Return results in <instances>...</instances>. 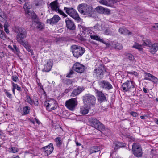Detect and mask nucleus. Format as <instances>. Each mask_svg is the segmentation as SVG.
<instances>
[{
	"label": "nucleus",
	"instance_id": "28",
	"mask_svg": "<svg viewBox=\"0 0 158 158\" xmlns=\"http://www.w3.org/2000/svg\"><path fill=\"white\" fill-rule=\"evenodd\" d=\"M30 107L27 106H25L23 108V113L22 114L23 115H27L30 112Z\"/></svg>",
	"mask_w": 158,
	"mask_h": 158
},
{
	"label": "nucleus",
	"instance_id": "9",
	"mask_svg": "<svg viewBox=\"0 0 158 158\" xmlns=\"http://www.w3.org/2000/svg\"><path fill=\"white\" fill-rule=\"evenodd\" d=\"M77 105L76 98L70 99L66 101L65 106L69 110L73 111Z\"/></svg>",
	"mask_w": 158,
	"mask_h": 158
},
{
	"label": "nucleus",
	"instance_id": "56",
	"mask_svg": "<svg viewBox=\"0 0 158 158\" xmlns=\"http://www.w3.org/2000/svg\"><path fill=\"white\" fill-rule=\"evenodd\" d=\"M130 113L134 117H136L138 115V113L132 111Z\"/></svg>",
	"mask_w": 158,
	"mask_h": 158
},
{
	"label": "nucleus",
	"instance_id": "40",
	"mask_svg": "<svg viewBox=\"0 0 158 158\" xmlns=\"http://www.w3.org/2000/svg\"><path fill=\"white\" fill-rule=\"evenodd\" d=\"M119 31L121 34L126 35V32H127V30L124 28H121L119 29Z\"/></svg>",
	"mask_w": 158,
	"mask_h": 158
},
{
	"label": "nucleus",
	"instance_id": "59",
	"mask_svg": "<svg viewBox=\"0 0 158 158\" xmlns=\"http://www.w3.org/2000/svg\"><path fill=\"white\" fill-rule=\"evenodd\" d=\"M8 47L11 50L14 51V48H12V47L11 46L9 45H8Z\"/></svg>",
	"mask_w": 158,
	"mask_h": 158
},
{
	"label": "nucleus",
	"instance_id": "35",
	"mask_svg": "<svg viewBox=\"0 0 158 158\" xmlns=\"http://www.w3.org/2000/svg\"><path fill=\"white\" fill-rule=\"evenodd\" d=\"M29 16H31L32 19H33V21L34 20H36L37 19V16L36 14L33 11H31L27 14Z\"/></svg>",
	"mask_w": 158,
	"mask_h": 158
},
{
	"label": "nucleus",
	"instance_id": "57",
	"mask_svg": "<svg viewBox=\"0 0 158 158\" xmlns=\"http://www.w3.org/2000/svg\"><path fill=\"white\" fill-rule=\"evenodd\" d=\"M67 85H70L72 83V81L70 79H67L65 81Z\"/></svg>",
	"mask_w": 158,
	"mask_h": 158
},
{
	"label": "nucleus",
	"instance_id": "31",
	"mask_svg": "<svg viewBox=\"0 0 158 158\" xmlns=\"http://www.w3.org/2000/svg\"><path fill=\"white\" fill-rule=\"evenodd\" d=\"M142 41L143 42V45L144 46H147L150 47H151V46L152 45V43L150 40L147 39L145 40H143Z\"/></svg>",
	"mask_w": 158,
	"mask_h": 158
},
{
	"label": "nucleus",
	"instance_id": "34",
	"mask_svg": "<svg viewBox=\"0 0 158 158\" xmlns=\"http://www.w3.org/2000/svg\"><path fill=\"white\" fill-rule=\"evenodd\" d=\"M55 141L56 143V145L58 147H60L62 144V141L61 140V138L57 137L55 139Z\"/></svg>",
	"mask_w": 158,
	"mask_h": 158
},
{
	"label": "nucleus",
	"instance_id": "12",
	"mask_svg": "<svg viewBox=\"0 0 158 158\" xmlns=\"http://www.w3.org/2000/svg\"><path fill=\"white\" fill-rule=\"evenodd\" d=\"M95 91L98 101L103 102L107 101V97L106 96L108 95L107 94H105L102 91H99L96 89L95 90Z\"/></svg>",
	"mask_w": 158,
	"mask_h": 158
},
{
	"label": "nucleus",
	"instance_id": "42",
	"mask_svg": "<svg viewBox=\"0 0 158 158\" xmlns=\"http://www.w3.org/2000/svg\"><path fill=\"white\" fill-rule=\"evenodd\" d=\"M91 150H92V153H96L100 151V148L99 147L94 146L92 148Z\"/></svg>",
	"mask_w": 158,
	"mask_h": 158
},
{
	"label": "nucleus",
	"instance_id": "47",
	"mask_svg": "<svg viewBox=\"0 0 158 158\" xmlns=\"http://www.w3.org/2000/svg\"><path fill=\"white\" fill-rule=\"evenodd\" d=\"M110 9L107 8H104V10L103 14H105L106 15H109L110 14Z\"/></svg>",
	"mask_w": 158,
	"mask_h": 158
},
{
	"label": "nucleus",
	"instance_id": "19",
	"mask_svg": "<svg viewBox=\"0 0 158 158\" xmlns=\"http://www.w3.org/2000/svg\"><path fill=\"white\" fill-rule=\"evenodd\" d=\"M60 18L58 15H55L52 18L48 19L47 22L48 23L51 24H54L55 23H57L60 20Z\"/></svg>",
	"mask_w": 158,
	"mask_h": 158
},
{
	"label": "nucleus",
	"instance_id": "14",
	"mask_svg": "<svg viewBox=\"0 0 158 158\" xmlns=\"http://www.w3.org/2000/svg\"><path fill=\"white\" fill-rule=\"evenodd\" d=\"M73 69L76 72L81 73L84 72L85 70V66L78 62H76L73 67Z\"/></svg>",
	"mask_w": 158,
	"mask_h": 158
},
{
	"label": "nucleus",
	"instance_id": "39",
	"mask_svg": "<svg viewBox=\"0 0 158 158\" xmlns=\"http://www.w3.org/2000/svg\"><path fill=\"white\" fill-rule=\"evenodd\" d=\"M43 3V0H35V3L36 6H41Z\"/></svg>",
	"mask_w": 158,
	"mask_h": 158
},
{
	"label": "nucleus",
	"instance_id": "53",
	"mask_svg": "<svg viewBox=\"0 0 158 158\" xmlns=\"http://www.w3.org/2000/svg\"><path fill=\"white\" fill-rule=\"evenodd\" d=\"M33 102V104L35 106H38L39 104L38 102V99L36 98H35V99L32 100Z\"/></svg>",
	"mask_w": 158,
	"mask_h": 158
},
{
	"label": "nucleus",
	"instance_id": "32",
	"mask_svg": "<svg viewBox=\"0 0 158 158\" xmlns=\"http://www.w3.org/2000/svg\"><path fill=\"white\" fill-rule=\"evenodd\" d=\"M126 58L131 61H133L135 60L134 56L131 54L127 53L126 54Z\"/></svg>",
	"mask_w": 158,
	"mask_h": 158
},
{
	"label": "nucleus",
	"instance_id": "48",
	"mask_svg": "<svg viewBox=\"0 0 158 158\" xmlns=\"http://www.w3.org/2000/svg\"><path fill=\"white\" fill-rule=\"evenodd\" d=\"M4 30L7 33H9V31L8 28V26L6 23H5L4 24Z\"/></svg>",
	"mask_w": 158,
	"mask_h": 158
},
{
	"label": "nucleus",
	"instance_id": "37",
	"mask_svg": "<svg viewBox=\"0 0 158 158\" xmlns=\"http://www.w3.org/2000/svg\"><path fill=\"white\" fill-rule=\"evenodd\" d=\"M21 45L23 46L28 52H31L32 51V50L31 49V47L28 45L27 43L25 42L21 44Z\"/></svg>",
	"mask_w": 158,
	"mask_h": 158
},
{
	"label": "nucleus",
	"instance_id": "64",
	"mask_svg": "<svg viewBox=\"0 0 158 158\" xmlns=\"http://www.w3.org/2000/svg\"><path fill=\"white\" fill-rule=\"evenodd\" d=\"M35 121L36 122V123L38 124H40L41 123L36 118H35Z\"/></svg>",
	"mask_w": 158,
	"mask_h": 158
},
{
	"label": "nucleus",
	"instance_id": "6",
	"mask_svg": "<svg viewBox=\"0 0 158 158\" xmlns=\"http://www.w3.org/2000/svg\"><path fill=\"white\" fill-rule=\"evenodd\" d=\"M44 106L47 110L50 112L56 109L58 105L56 101L53 99H51L45 101Z\"/></svg>",
	"mask_w": 158,
	"mask_h": 158
},
{
	"label": "nucleus",
	"instance_id": "10",
	"mask_svg": "<svg viewBox=\"0 0 158 158\" xmlns=\"http://www.w3.org/2000/svg\"><path fill=\"white\" fill-rule=\"evenodd\" d=\"M57 0H55L50 3L49 6L53 11L58 12L64 17H67V15L59 8Z\"/></svg>",
	"mask_w": 158,
	"mask_h": 158
},
{
	"label": "nucleus",
	"instance_id": "62",
	"mask_svg": "<svg viewBox=\"0 0 158 158\" xmlns=\"http://www.w3.org/2000/svg\"><path fill=\"white\" fill-rule=\"evenodd\" d=\"M132 34H133L131 32L127 30V32H126V35L128 34V35H132Z\"/></svg>",
	"mask_w": 158,
	"mask_h": 158
},
{
	"label": "nucleus",
	"instance_id": "2",
	"mask_svg": "<svg viewBox=\"0 0 158 158\" xmlns=\"http://www.w3.org/2000/svg\"><path fill=\"white\" fill-rule=\"evenodd\" d=\"M71 49L73 56L77 58L81 56L85 52L84 48L76 45H72Z\"/></svg>",
	"mask_w": 158,
	"mask_h": 158
},
{
	"label": "nucleus",
	"instance_id": "18",
	"mask_svg": "<svg viewBox=\"0 0 158 158\" xmlns=\"http://www.w3.org/2000/svg\"><path fill=\"white\" fill-rule=\"evenodd\" d=\"M80 31L83 33L85 34H92L94 32L92 31L89 27H86L85 26L82 25H79Z\"/></svg>",
	"mask_w": 158,
	"mask_h": 158
},
{
	"label": "nucleus",
	"instance_id": "60",
	"mask_svg": "<svg viewBox=\"0 0 158 158\" xmlns=\"http://www.w3.org/2000/svg\"><path fill=\"white\" fill-rule=\"evenodd\" d=\"M0 37L2 39H3L4 38V36L2 33H1V34H0Z\"/></svg>",
	"mask_w": 158,
	"mask_h": 158
},
{
	"label": "nucleus",
	"instance_id": "23",
	"mask_svg": "<svg viewBox=\"0 0 158 158\" xmlns=\"http://www.w3.org/2000/svg\"><path fill=\"white\" fill-rule=\"evenodd\" d=\"M102 30L104 31V34L106 35H110L112 33V31L107 25H106L105 27L102 28Z\"/></svg>",
	"mask_w": 158,
	"mask_h": 158
},
{
	"label": "nucleus",
	"instance_id": "44",
	"mask_svg": "<svg viewBox=\"0 0 158 158\" xmlns=\"http://www.w3.org/2000/svg\"><path fill=\"white\" fill-rule=\"evenodd\" d=\"M151 79V80L150 81H152L154 83H158V79L154 76H153Z\"/></svg>",
	"mask_w": 158,
	"mask_h": 158
},
{
	"label": "nucleus",
	"instance_id": "50",
	"mask_svg": "<svg viewBox=\"0 0 158 158\" xmlns=\"http://www.w3.org/2000/svg\"><path fill=\"white\" fill-rule=\"evenodd\" d=\"M116 49L120 50L122 48V44L120 43H117L116 45Z\"/></svg>",
	"mask_w": 158,
	"mask_h": 158
},
{
	"label": "nucleus",
	"instance_id": "58",
	"mask_svg": "<svg viewBox=\"0 0 158 158\" xmlns=\"http://www.w3.org/2000/svg\"><path fill=\"white\" fill-rule=\"evenodd\" d=\"M117 43L115 42H111V47L114 48L115 49L116 48V45L117 44Z\"/></svg>",
	"mask_w": 158,
	"mask_h": 158
},
{
	"label": "nucleus",
	"instance_id": "51",
	"mask_svg": "<svg viewBox=\"0 0 158 158\" xmlns=\"http://www.w3.org/2000/svg\"><path fill=\"white\" fill-rule=\"evenodd\" d=\"M13 48L14 49V51H13L14 52H19V48L17 47L16 45L14 44L13 45Z\"/></svg>",
	"mask_w": 158,
	"mask_h": 158
},
{
	"label": "nucleus",
	"instance_id": "4",
	"mask_svg": "<svg viewBox=\"0 0 158 158\" xmlns=\"http://www.w3.org/2000/svg\"><path fill=\"white\" fill-rule=\"evenodd\" d=\"M78 11L84 15L90 14L92 12V8L89 5L86 3L79 4L77 7Z\"/></svg>",
	"mask_w": 158,
	"mask_h": 158
},
{
	"label": "nucleus",
	"instance_id": "11",
	"mask_svg": "<svg viewBox=\"0 0 158 158\" xmlns=\"http://www.w3.org/2000/svg\"><path fill=\"white\" fill-rule=\"evenodd\" d=\"M90 125L96 129L99 130L100 129H104L103 125L101 124L100 121L95 118H92L90 120Z\"/></svg>",
	"mask_w": 158,
	"mask_h": 158
},
{
	"label": "nucleus",
	"instance_id": "21",
	"mask_svg": "<svg viewBox=\"0 0 158 158\" xmlns=\"http://www.w3.org/2000/svg\"><path fill=\"white\" fill-rule=\"evenodd\" d=\"M150 52L152 54H155L158 50V43H155L151 46Z\"/></svg>",
	"mask_w": 158,
	"mask_h": 158
},
{
	"label": "nucleus",
	"instance_id": "45",
	"mask_svg": "<svg viewBox=\"0 0 158 158\" xmlns=\"http://www.w3.org/2000/svg\"><path fill=\"white\" fill-rule=\"evenodd\" d=\"M26 98V100L27 102H28L30 105H32L33 104V102L30 97L28 96H27Z\"/></svg>",
	"mask_w": 158,
	"mask_h": 158
},
{
	"label": "nucleus",
	"instance_id": "8",
	"mask_svg": "<svg viewBox=\"0 0 158 158\" xmlns=\"http://www.w3.org/2000/svg\"><path fill=\"white\" fill-rule=\"evenodd\" d=\"M132 150L133 153L137 157L142 156L143 152L142 149L139 143H134L132 147Z\"/></svg>",
	"mask_w": 158,
	"mask_h": 158
},
{
	"label": "nucleus",
	"instance_id": "33",
	"mask_svg": "<svg viewBox=\"0 0 158 158\" xmlns=\"http://www.w3.org/2000/svg\"><path fill=\"white\" fill-rule=\"evenodd\" d=\"M144 74L145 77L144 79L149 81L151 80L152 77L153 76L151 74L147 72L145 73Z\"/></svg>",
	"mask_w": 158,
	"mask_h": 158
},
{
	"label": "nucleus",
	"instance_id": "20",
	"mask_svg": "<svg viewBox=\"0 0 158 158\" xmlns=\"http://www.w3.org/2000/svg\"><path fill=\"white\" fill-rule=\"evenodd\" d=\"M84 89L83 87H78L76 89H74L72 93L71 96L74 97L79 94Z\"/></svg>",
	"mask_w": 158,
	"mask_h": 158
},
{
	"label": "nucleus",
	"instance_id": "7",
	"mask_svg": "<svg viewBox=\"0 0 158 158\" xmlns=\"http://www.w3.org/2000/svg\"><path fill=\"white\" fill-rule=\"evenodd\" d=\"M64 10L66 13L75 20L80 21V18L78 13L73 8H69L66 7L64 8Z\"/></svg>",
	"mask_w": 158,
	"mask_h": 158
},
{
	"label": "nucleus",
	"instance_id": "3",
	"mask_svg": "<svg viewBox=\"0 0 158 158\" xmlns=\"http://www.w3.org/2000/svg\"><path fill=\"white\" fill-rule=\"evenodd\" d=\"M83 99L85 105L87 107H90L95 105L96 98L93 95L86 94L83 96Z\"/></svg>",
	"mask_w": 158,
	"mask_h": 158
},
{
	"label": "nucleus",
	"instance_id": "54",
	"mask_svg": "<svg viewBox=\"0 0 158 158\" xmlns=\"http://www.w3.org/2000/svg\"><path fill=\"white\" fill-rule=\"evenodd\" d=\"M4 17H5L4 14L1 9H0V18L4 19Z\"/></svg>",
	"mask_w": 158,
	"mask_h": 158
},
{
	"label": "nucleus",
	"instance_id": "16",
	"mask_svg": "<svg viewBox=\"0 0 158 158\" xmlns=\"http://www.w3.org/2000/svg\"><path fill=\"white\" fill-rule=\"evenodd\" d=\"M66 27L70 30H74L76 28V26L74 22L72 20L67 18L65 20Z\"/></svg>",
	"mask_w": 158,
	"mask_h": 158
},
{
	"label": "nucleus",
	"instance_id": "17",
	"mask_svg": "<svg viewBox=\"0 0 158 158\" xmlns=\"http://www.w3.org/2000/svg\"><path fill=\"white\" fill-rule=\"evenodd\" d=\"M42 149L44 150V152L47 155H48L51 154L53 150V144L52 143H50L49 145L42 147Z\"/></svg>",
	"mask_w": 158,
	"mask_h": 158
},
{
	"label": "nucleus",
	"instance_id": "27",
	"mask_svg": "<svg viewBox=\"0 0 158 158\" xmlns=\"http://www.w3.org/2000/svg\"><path fill=\"white\" fill-rule=\"evenodd\" d=\"M114 144L115 145L114 147V149L117 150L119 148L121 147H124L125 146L124 144H123L122 143L119 142H115L114 143Z\"/></svg>",
	"mask_w": 158,
	"mask_h": 158
},
{
	"label": "nucleus",
	"instance_id": "25",
	"mask_svg": "<svg viewBox=\"0 0 158 158\" xmlns=\"http://www.w3.org/2000/svg\"><path fill=\"white\" fill-rule=\"evenodd\" d=\"M99 2L102 5L106 6H107L111 7L112 6V4L111 2H108L106 0H100L99 1Z\"/></svg>",
	"mask_w": 158,
	"mask_h": 158
},
{
	"label": "nucleus",
	"instance_id": "13",
	"mask_svg": "<svg viewBox=\"0 0 158 158\" xmlns=\"http://www.w3.org/2000/svg\"><path fill=\"white\" fill-rule=\"evenodd\" d=\"M98 85L100 88L106 90H109L113 88L112 85L109 82L104 80L99 81Z\"/></svg>",
	"mask_w": 158,
	"mask_h": 158
},
{
	"label": "nucleus",
	"instance_id": "30",
	"mask_svg": "<svg viewBox=\"0 0 158 158\" xmlns=\"http://www.w3.org/2000/svg\"><path fill=\"white\" fill-rule=\"evenodd\" d=\"M96 11L100 14H103L104 10V8L101 6L97 7L95 8Z\"/></svg>",
	"mask_w": 158,
	"mask_h": 158
},
{
	"label": "nucleus",
	"instance_id": "52",
	"mask_svg": "<svg viewBox=\"0 0 158 158\" xmlns=\"http://www.w3.org/2000/svg\"><path fill=\"white\" fill-rule=\"evenodd\" d=\"M128 74H130L134 75L135 76H138V73L136 72L135 71H131L128 72Z\"/></svg>",
	"mask_w": 158,
	"mask_h": 158
},
{
	"label": "nucleus",
	"instance_id": "46",
	"mask_svg": "<svg viewBox=\"0 0 158 158\" xmlns=\"http://www.w3.org/2000/svg\"><path fill=\"white\" fill-rule=\"evenodd\" d=\"M19 149L16 148L12 147L10 149V152L16 153L18 152Z\"/></svg>",
	"mask_w": 158,
	"mask_h": 158
},
{
	"label": "nucleus",
	"instance_id": "26",
	"mask_svg": "<svg viewBox=\"0 0 158 158\" xmlns=\"http://www.w3.org/2000/svg\"><path fill=\"white\" fill-rule=\"evenodd\" d=\"M52 67V66L48 62L47 64L44 65L43 71L46 72H48L50 70Z\"/></svg>",
	"mask_w": 158,
	"mask_h": 158
},
{
	"label": "nucleus",
	"instance_id": "63",
	"mask_svg": "<svg viewBox=\"0 0 158 158\" xmlns=\"http://www.w3.org/2000/svg\"><path fill=\"white\" fill-rule=\"evenodd\" d=\"M152 27L155 28H157L158 29V23H155V25L153 26Z\"/></svg>",
	"mask_w": 158,
	"mask_h": 158
},
{
	"label": "nucleus",
	"instance_id": "38",
	"mask_svg": "<svg viewBox=\"0 0 158 158\" xmlns=\"http://www.w3.org/2000/svg\"><path fill=\"white\" fill-rule=\"evenodd\" d=\"M12 84L13 87L15 89H16L17 90L19 91H22V89L21 88L19 87L17 84H15L14 82H12Z\"/></svg>",
	"mask_w": 158,
	"mask_h": 158
},
{
	"label": "nucleus",
	"instance_id": "5",
	"mask_svg": "<svg viewBox=\"0 0 158 158\" xmlns=\"http://www.w3.org/2000/svg\"><path fill=\"white\" fill-rule=\"evenodd\" d=\"M17 33L15 39L18 43L21 44L25 42L23 40L26 37L27 33L23 28H19L18 29Z\"/></svg>",
	"mask_w": 158,
	"mask_h": 158
},
{
	"label": "nucleus",
	"instance_id": "15",
	"mask_svg": "<svg viewBox=\"0 0 158 158\" xmlns=\"http://www.w3.org/2000/svg\"><path fill=\"white\" fill-rule=\"evenodd\" d=\"M105 71L106 70L104 67L103 66H101L98 69L94 70V74L97 77L101 78L103 77L104 73Z\"/></svg>",
	"mask_w": 158,
	"mask_h": 158
},
{
	"label": "nucleus",
	"instance_id": "41",
	"mask_svg": "<svg viewBox=\"0 0 158 158\" xmlns=\"http://www.w3.org/2000/svg\"><path fill=\"white\" fill-rule=\"evenodd\" d=\"M90 38L91 39L96 40L97 41H101V40L100 38L97 35H91V34L90 35Z\"/></svg>",
	"mask_w": 158,
	"mask_h": 158
},
{
	"label": "nucleus",
	"instance_id": "1",
	"mask_svg": "<svg viewBox=\"0 0 158 158\" xmlns=\"http://www.w3.org/2000/svg\"><path fill=\"white\" fill-rule=\"evenodd\" d=\"M124 92H129L134 93L135 92L136 87L135 83L132 80H127L123 83L121 87Z\"/></svg>",
	"mask_w": 158,
	"mask_h": 158
},
{
	"label": "nucleus",
	"instance_id": "36",
	"mask_svg": "<svg viewBox=\"0 0 158 158\" xmlns=\"http://www.w3.org/2000/svg\"><path fill=\"white\" fill-rule=\"evenodd\" d=\"M132 47L138 49L139 51H141L143 49L142 46L136 42L135 43V44L132 46Z\"/></svg>",
	"mask_w": 158,
	"mask_h": 158
},
{
	"label": "nucleus",
	"instance_id": "43",
	"mask_svg": "<svg viewBox=\"0 0 158 158\" xmlns=\"http://www.w3.org/2000/svg\"><path fill=\"white\" fill-rule=\"evenodd\" d=\"M4 91L7 96L9 98L11 99L12 97V95L6 89H4Z\"/></svg>",
	"mask_w": 158,
	"mask_h": 158
},
{
	"label": "nucleus",
	"instance_id": "29",
	"mask_svg": "<svg viewBox=\"0 0 158 158\" xmlns=\"http://www.w3.org/2000/svg\"><path fill=\"white\" fill-rule=\"evenodd\" d=\"M34 22L36 23L35 25L37 28L39 29H42L43 28L44 24L38 21V20L34 21Z\"/></svg>",
	"mask_w": 158,
	"mask_h": 158
},
{
	"label": "nucleus",
	"instance_id": "24",
	"mask_svg": "<svg viewBox=\"0 0 158 158\" xmlns=\"http://www.w3.org/2000/svg\"><path fill=\"white\" fill-rule=\"evenodd\" d=\"M86 107L84 106H82L81 108L80 112L82 114L85 115L87 114L89 112V107H87L86 106Z\"/></svg>",
	"mask_w": 158,
	"mask_h": 158
},
{
	"label": "nucleus",
	"instance_id": "49",
	"mask_svg": "<svg viewBox=\"0 0 158 158\" xmlns=\"http://www.w3.org/2000/svg\"><path fill=\"white\" fill-rule=\"evenodd\" d=\"M12 79L15 82H17L19 81L17 75H13L12 77Z\"/></svg>",
	"mask_w": 158,
	"mask_h": 158
},
{
	"label": "nucleus",
	"instance_id": "61",
	"mask_svg": "<svg viewBox=\"0 0 158 158\" xmlns=\"http://www.w3.org/2000/svg\"><path fill=\"white\" fill-rule=\"evenodd\" d=\"M111 43L110 44L107 43L106 44V47L107 48H110L111 47Z\"/></svg>",
	"mask_w": 158,
	"mask_h": 158
},
{
	"label": "nucleus",
	"instance_id": "55",
	"mask_svg": "<svg viewBox=\"0 0 158 158\" xmlns=\"http://www.w3.org/2000/svg\"><path fill=\"white\" fill-rule=\"evenodd\" d=\"M74 72L71 70L69 73L67 75L66 77H72V75L74 73Z\"/></svg>",
	"mask_w": 158,
	"mask_h": 158
},
{
	"label": "nucleus",
	"instance_id": "22",
	"mask_svg": "<svg viewBox=\"0 0 158 158\" xmlns=\"http://www.w3.org/2000/svg\"><path fill=\"white\" fill-rule=\"evenodd\" d=\"M31 4H30L29 2H27L25 3L24 5L23 8L25 11L26 14H27L31 12L30 10V9L31 8Z\"/></svg>",
	"mask_w": 158,
	"mask_h": 158
}]
</instances>
